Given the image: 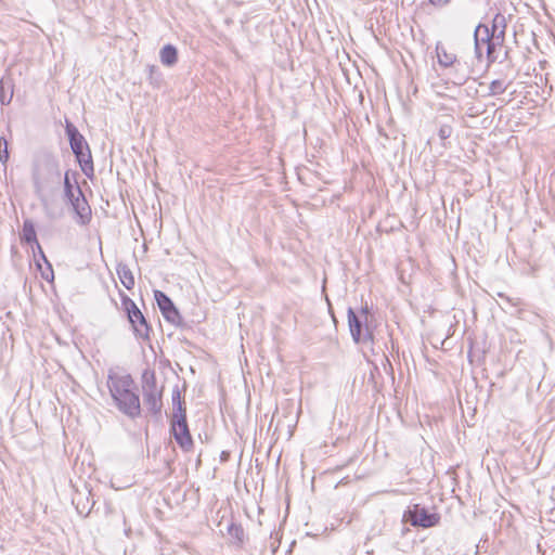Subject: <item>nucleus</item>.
<instances>
[{
	"label": "nucleus",
	"instance_id": "obj_1",
	"mask_svg": "<svg viewBox=\"0 0 555 555\" xmlns=\"http://www.w3.org/2000/svg\"><path fill=\"white\" fill-rule=\"evenodd\" d=\"M107 387L120 412L131 417L140 415V398L137 393L134 379L130 374L111 372L108 374Z\"/></svg>",
	"mask_w": 555,
	"mask_h": 555
},
{
	"label": "nucleus",
	"instance_id": "obj_4",
	"mask_svg": "<svg viewBox=\"0 0 555 555\" xmlns=\"http://www.w3.org/2000/svg\"><path fill=\"white\" fill-rule=\"evenodd\" d=\"M408 520L412 526H418L423 528L435 527L440 521V516L436 513H429L425 507L414 505L406 513Z\"/></svg>",
	"mask_w": 555,
	"mask_h": 555
},
{
	"label": "nucleus",
	"instance_id": "obj_13",
	"mask_svg": "<svg viewBox=\"0 0 555 555\" xmlns=\"http://www.w3.org/2000/svg\"><path fill=\"white\" fill-rule=\"evenodd\" d=\"M160 392L154 391L145 396L144 400L151 405L153 411H157L160 408Z\"/></svg>",
	"mask_w": 555,
	"mask_h": 555
},
{
	"label": "nucleus",
	"instance_id": "obj_10",
	"mask_svg": "<svg viewBox=\"0 0 555 555\" xmlns=\"http://www.w3.org/2000/svg\"><path fill=\"white\" fill-rule=\"evenodd\" d=\"M35 262L40 276L47 282L52 283L54 281V272L42 251H40V257L35 259Z\"/></svg>",
	"mask_w": 555,
	"mask_h": 555
},
{
	"label": "nucleus",
	"instance_id": "obj_11",
	"mask_svg": "<svg viewBox=\"0 0 555 555\" xmlns=\"http://www.w3.org/2000/svg\"><path fill=\"white\" fill-rule=\"evenodd\" d=\"M117 275L120 283L129 291L134 287L135 280L131 270L127 266H118Z\"/></svg>",
	"mask_w": 555,
	"mask_h": 555
},
{
	"label": "nucleus",
	"instance_id": "obj_19",
	"mask_svg": "<svg viewBox=\"0 0 555 555\" xmlns=\"http://www.w3.org/2000/svg\"><path fill=\"white\" fill-rule=\"evenodd\" d=\"M450 0H429V2L433 4V5H436V7H441V5H444L449 2Z\"/></svg>",
	"mask_w": 555,
	"mask_h": 555
},
{
	"label": "nucleus",
	"instance_id": "obj_16",
	"mask_svg": "<svg viewBox=\"0 0 555 555\" xmlns=\"http://www.w3.org/2000/svg\"><path fill=\"white\" fill-rule=\"evenodd\" d=\"M506 90V86L502 80H493L490 85V93L492 95L502 94Z\"/></svg>",
	"mask_w": 555,
	"mask_h": 555
},
{
	"label": "nucleus",
	"instance_id": "obj_3",
	"mask_svg": "<svg viewBox=\"0 0 555 555\" xmlns=\"http://www.w3.org/2000/svg\"><path fill=\"white\" fill-rule=\"evenodd\" d=\"M65 193L77 216V222L87 225L92 219V210L79 186L74 188L69 181L68 172L64 179Z\"/></svg>",
	"mask_w": 555,
	"mask_h": 555
},
{
	"label": "nucleus",
	"instance_id": "obj_7",
	"mask_svg": "<svg viewBox=\"0 0 555 555\" xmlns=\"http://www.w3.org/2000/svg\"><path fill=\"white\" fill-rule=\"evenodd\" d=\"M347 318L351 336L357 344L365 340L373 341L371 332L366 331V333L363 334L361 321L352 309L348 310Z\"/></svg>",
	"mask_w": 555,
	"mask_h": 555
},
{
	"label": "nucleus",
	"instance_id": "obj_5",
	"mask_svg": "<svg viewBox=\"0 0 555 555\" xmlns=\"http://www.w3.org/2000/svg\"><path fill=\"white\" fill-rule=\"evenodd\" d=\"M172 435L177 443L186 452L193 448V440L188 428L185 416L182 415L172 423Z\"/></svg>",
	"mask_w": 555,
	"mask_h": 555
},
{
	"label": "nucleus",
	"instance_id": "obj_2",
	"mask_svg": "<svg viewBox=\"0 0 555 555\" xmlns=\"http://www.w3.org/2000/svg\"><path fill=\"white\" fill-rule=\"evenodd\" d=\"M66 132L69 137L72 150L76 155L81 170L87 176H90L93 172V163L87 141L70 122H67L66 125Z\"/></svg>",
	"mask_w": 555,
	"mask_h": 555
},
{
	"label": "nucleus",
	"instance_id": "obj_12",
	"mask_svg": "<svg viewBox=\"0 0 555 555\" xmlns=\"http://www.w3.org/2000/svg\"><path fill=\"white\" fill-rule=\"evenodd\" d=\"M178 60V51L171 46L167 44L160 50V61L166 66L173 65Z\"/></svg>",
	"mask_w": 555,
	"mask_h": 555
},
{
	"label": "nucleus",
	"instance_id": "obj_17",
	"mask_svg": "<svg viewBox=\"0 0 555 555\" xmlns=\"http://www.w3.org/2000/svg\"><path fill=\"white\" fill-rule=\"evenodd\" d=\"M498 24H502L504 26V16L498 13L493 18V33L495 31Z\"/></svg>",
	"mask_w": 555,
	"mask_h": 555
},
{
	"label": "nucleus",
	"instance_id": "obj_8",
	"mask_svg": "<svg viewBox=\"0 0 555 555\" xmlns=\"http://www.w3.org/2000/svg\"><path fill=\"white\" fill-rule=\"evenodd\" d=\"M154 297L157 302L159 310L162 311L165 319L168 321H175L179 318V312L175 307L171 299L162 291H155Z\"/></svg>",
	"mask_w": 555,
	"mask_h": 555
},
{
	"label": "nucleus",
	"instance_id": "obj_18",
	"mask_svg": "<svg viewBox=\"0 0 555 555\" xmlns=\"http://www.w3.org/2000/svg\"><path fill=\"white\" fill-rule=\"evenodd\" d=\"M361 317L364 318V320H367V317L370 314V309L367 307V305H365L364 307L361 308Z\"/></svg>",
	"mask_w": 555,
	"mask_h": 555
},
{
	"label": "nucleus",
	"instance_id": "obj_9",
	"mask_svg": "<svg viewBox=\"0 0 555 555\" xmlns=\"http://www.w3.org/2000/svg\"><path fill=\"white\" fill-rule=\"evenodd\" d=\"M480 43H487V52L490 56L493 53V44L491 43V36L489 35V28L486 25H478L475 30V44L478 49Z\"/></svg>",
	"mask_w": 555,
	"mask_h": 555
},
{
	"label": "nucleus",
	"instance_id": "obj_15",
	"mask_svg": "<svg viewBox=\"0 0 555 555\" xmlns=\"http://www.w3.org/2000/svg\"><path fill=\"white\" fill-rule=\"evenodd\" d=\"M438 62L443 66H451L455 62V56L453 54H449L446 51L437 52Z\"/></svg>",
	"mask_w": 555,
	"mask_h": 555
},
{
	"label": "nucleus",
	"instance_id": "obj_6",
	"mask_svg": "<svg viewBox=\"0 0 555 555\" xmlns=\"http://www.w3.org/2000/svg\"><path fill=\"white\" fill-rule=\"evenodd\" d=\"M122 302L127 310L129 322L131 323L134 332L141 335L145 334L147 332V324L140 309L128 297H126Z\"/></svg>",
	"mask_w": 555,
	"mask_h": 555
},
{
	"label": "nucleus",
	"instance_id": "obj_14",
	"mask_svg": "<svg viewBox=\"0 0 555 555\" xmlns=\"http://www.w3.org/2000/svg\"><path fill=\"white\" fill-rule=\"evenodd\" d=\"M10 158L9 142L4 137H0V162L5 165Z\"/></svg>",
	"mask_w": 555,
	"mask_h": 555
}]
</instances>
